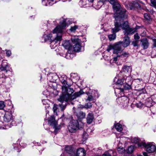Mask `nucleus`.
Wrapping results in <instances>:
<instances>
[{
	"mask_svg": "<svg viewBox=\"0 0 156 156\" xmlns=\"http://www.w3.org/2000/svg\"><path fill=\"white\" fill-rule=\"evenodd\" d=\"M67 79V77L64 75L61 76L59 78V80L62 85V94L60 96L58 100L61 103L59 104V105L60 107L61 110L62 111L65 109L68 101L73 100L84 93L83 90H81L79 92H75L72 95L74 91L73 88L67 87L68 84Z\"/></svg>",
	"mask_w": 156,
	"mask_h": 156,
	"instance_id": "nucleus-1",
	"label": "nucleus"
},
{
	"mask_svg": "<svg viewBox=\"0 0 156 156\" xmlns=\"http://www.w3.org/2000/svg\"><path fill=\"white\" fill-rule=\"evenodd\" d=\"M115 19L114 21V27L112 28V34L108 35V37L110 41L114 40L116 38L115 33L118 32L121 28L124 31V33L125 35L132 34L136 32V28H130L129 27L127 21L123 22L124 20L119 19V16L115 14Z\"/></svg>",
	"mask_w": 156,
	"mask_h": 156,
	"instance_id": "nucleus-2",
	"label": "nucleus"
},
{
	"mask_svg": "<svg viewBox=\"0 0 156 156\" xmlns=\"http://www.w3.org/2000/svg\"><path fill=\"white\" fill-rule=\"evenodd\" d=\"M108 2L112 5L113 10L115 13L114 14L115 19V14L119 16V19L124 20L127 18V14L126 13V10L121 7L118 0H108Z\"/></svg>",
	"mask_w": 156,
	"mask_h": 156,
	"instance_id": "nucleus-3",
	"label": "nucleus"
},
{
	"mask_svg": "<svg viewBox=\"0 0 156 156\" xmlns=\"http://www.w3.org/2000/svg\"><path fill=\"white\" fill-rule=\"evenodd\" d=\"M72 22L69 19H63L62 20V22H60L59 23V25L57 26L53 30V33H58V36L59 40L61 39V37L63 32V29L66 26H68L69 25L71 24Z\"/></svg>",
	"mask_w": 156,
	"mask_h": 156,
	"instance_id": "nucleus-4",
	"label": "nucleus"
},
{
	"mask_svg": "<svg viewBox=\"0 0 156 156\" xmlns=\"http://www.w3.org/2000/svg\"><path fill=\"white\" fill-rule=\"evenodd\" d=\"M52 33L54 34H55L54 36L56 37H55L53 38L52 34H50L48 35H44L43 37V38H44L45 41L48 40H51V41L50 44V46L51 48H54L56 46V45L55 44L57 43L58 41H61L62 38H61V40H59L58 39L59 38L58 36L57 35L58 34V33L55 32L53 33V31H52Z\"/></svg>",
	"mask_w": 156,
	"mask_h": 156,
	"instance_id": "nucleus-5",
	"label": "nucleus"
},
{
	"mask_svg": "<svg viewBox=\"0 0 156 156\" xmlns=\"http://www.w3.org/2000/svg\"><path fill=\"white\" fill-rule=\"evenodd\" d=\"M122 42L119 41L113 45H110L108 46L107 51H109L113 49V53L114 54H118L120 53L123 51V49L122 48Z\"/></svg>",
	"mask_w": 156,
	"mask_h": 156,
	"instance_id": "nucleus-6",
	"label": "nucleus"
},
{
	"mask_svg": "<svg viewBox=\"0 0 156 156\" xmlns=\"http://www.w3.org/2000/svg\"><path fill=\"white\" fill-rule=\"evenodd\" d=\"M128 83H125L124 85H123V87H116L114 86V87L115 92V93H119V94H123V91L124 90H129L131 88V85L132 84L131 79H130V81L128 80Z\"/></svg>",
	"mask_w": 156,
	"mask_h": 156,
	"instance_id": "nucleus-7",
	"label": "nucleus"
},
{
	"mask_svg": "<svg viewBox=\"0 0 156 156\" xmlns=\"http://www.w3.org/2000/svg\"><path fill=\"white\" fill-rule=\"evenodd\" d=\"M68 129L71 133H75L79 129V124L76 120H73L69 123Z\"/></svg>",
	"mask_w": 156,
	"mask_h": 156,
	"instance_id": "nucleus-8",
	"label": "nucleus"
},
{
	"mask_svg": "<svg viewBox=\"0 0 156 156\" xmlns=\"http://www.w3.org/2000/svg\"><path fill=\"white\" fill-rule=\"evenodd\" d=\"M142 145L140 144H139V145L144 147L146 151L149 153H153L156 150V147L155 145L152 144L151 143H142Z\"/></svg>",
	"mask_w": 156,
	"mask_h": 156,
	"instance_id": "nucleus-9",
	"label": "nucleus"
},
{
	"mask_svg": "<svg viewBox=\"0 0 156 156\" xmlns=\"http://www.w3.org/2000/svg\"><path fill=\"white\" fill-rule=\"evenodd\" d=\"M48 122L50 125L53 126L55 132H57L60 129V127L57 125V122L55 120L54 116H51L48 120Z\"/></svg>",
	"mask_w": 156,
	"mask_h": 156,
	"instance_id": "nucleus-10",
	"label": "nucleus"
},
{
	"mask_svg": "<svg viewBox=\"0 0 156 156\" xmlns=\"http://www.w3.org/2000/svg\"><path fill=\"white\" fill-rule=\"evenodd\" d=\"M131 77L130 76H127L124 77L123 79H118L117 82L115 83L116 85L122 86L125 84V83H128V80L130 81Z\"/></svg>",
	"mask_w": 156,
	"mask_h": 156,
	"instance_id": "nucleus-11",
	"label": "nucleus"
},
{
	"mask_svg": "<svg viewBox=\"0 0 156 156\" xmlns=\"http://www.w3.org/2000/svg\"><path fill=\"white\" fill-rule=\"evenodd\" d=\"M125 6L126 8L129 9H132L133 8H137L140 7V6L139 4L136 2H133V3H129L128 4H126Z\"/></svg>",
	"mask_w": 156,
	"mask_h": 156,
	"instance_id": "nucleus-12",
	"label": "nucleus"
},
{
	"mask_svg": "<svg viewBox=\"0 0 156 156\" xmlns=\"http://www.w3.org/2000/svg\"><path fill=\"white\" fill-rule=\"evenodd\" d=\"M12 120L13 117L12 114L10 112H6L4 117V121L7 122H9L12 121Z\"/></svg>",
	"mask_w": 156,
	"mask_h": 156,
	"instance_id": "nucleus-13",
	"label": "nucleus"
},
{
	"mask_svg": "<svg viewBox=\"0 0 156 156\" xmlns=\"http://www.w3.org/2000/svg\"><path fill=\"white\" fill-rule=\"evenodd\" d=\"M9 70V67L6 61H3L1 64V67L0 68V70L1 71L5 70L7 72Z\"/></svg>",
	"mask_w": 156,
	"mask_h": 156,
	"instance_id": "nucleus-14",
	"label": "nucleus"
},
{
	"mask_svg": "<svg viewBox=\"0 0 156 156\" xmlns=\"http://www.w3.org/2000/svg\"><path fill=\"white\" fill-rule=\"evenodd\" d=\"M86 154L85 150L82 148L78 149L76 151V155H71V156H85Z\"/></svg>",
	"mask_w": 156,
	"mask_h": 156,
	"instance_id": "nucleus-15",
	"label": "nucleus"
},
{
	"mask_svg": "<svg viewBox=\"0 0 156 156\" xmlns=\"http://www.w3.org/2000/svg\"><path fill=\"white\" fill-rule=\"evenodd\" d=\"M122 42V45L124 47L126 48L129 46L130 44V41L129 37L128 36L124 37V41Z\"/></svg>",
	"mask_w": 156,
	"mask_h": 156,
	"instance_id": "nucleus-16",
	"label": "nucleus"
},
{
	"mask_svg": "<svg viewBox=\"0 0 156 156\" xmlns=\"http://www.w3.org/2000/svg\"><path fill=\"white\" fill-rule=\"evenodd\" d=\"M58 76L55 74H49L48 76L47 79L51 82H55L58 78Z\"/></svg>",
	"mask_w": 156,
	"mask_h": 156,
	"instance_id": "nucleus-17",
	"label": "nucleus"
},
{
	"mask_svg": "<svg viewBox=\"0 0 156 156\" xmlns=\"http://www.w3.org/2000/svg\"><path fill=\"white\" fill-rule=\"evenodd\" d=\"M62 44L63 47L66 49H69L71 47L70 43L69 40H66L63 41Z\"/></svg>",
	"mask_w": 156,
	"mask_h": 156,
	"instance_id": "nucleus-18",
	"label": "nucleus"
},
{
	"mask_svg": "<svg viewBox=\"0 0 156 156\" xmlns=\"http://www.w3.org/2000/svg\"><path fill=\"white\" fill-rule=\"evenodd\" d=\"M140 41L144 48V49L147 48L149 46V43L147 40L146 38H144L141 39Z\"/></svg>",
	"mask_w": 156,
	"mask_h": 156,
	"instance_id": "nucleus-19",
	"label": "nucleus"
},
{
	"mask_svg": "<svg viewBox=\"0 0 156 156\" xmlns=\"http://www.w3.org/2000/svg\"><path fill=\"white\" fill-rule=\"evenodd\" d=\"M94 119V117L92 113H89L88 114L87 118V121L88 123L90 124L93 121Z\"/></svg>",
	"mask_w": 156,
	"mask_h": 156,
	"instance_id": "nucleus-20",
	"label": "nucleus"
},
{
	"mask_svg": "<svg viewBox=\"0 0 156 156\" xmlns=\"http://www.w3.org/2000/svg\"><path fill=\"white\" fill-rule=\"evenodd\" d=\"M117 100H119L120 102V103L122 105H125L126 104L128 101V98L126 97H122L118 98Z\"/></svg>",
	"mask_w": 156,
	"mask_h": 156,
	"instance_id": "nucleus-21",
	"label": "nucleus"
},
{
	"mask_svg": "<svg viewBox=\"0 0 156 156\" xmlns=\"http://www.w3.org/2000/svg\"><path fill=\"white\" fill-rule=\"evenodd\" d=\"M50 2H49L48 0H44L42 1V4L43 5L45 6H48V5H51L53 4V2L54 0L52 1L49 0Z\"/></svg>",
	"mask_w": 156,
	"mask_h": 156,
	"instance_id": "nucleus-22",
	"label": "nucleus"
},
{
	"mask_svg": "<svg viewBox=\"0 0 156 156\" xmlns=\"http://www.w3.org/2000/svg\"><path fill=\"white\" fill-rule=\"evenodd\" d=\"M81 45L79 43H76L73 46L74 50L75 51L78 52L81 50Z\"/></svg>",
	"mask_w": 156,
	"mask_h": 156,
	"instance_id": "nucleus-23",
	"label": "nucleus"
},
{
	"mask_svg": "<svg viewBox=\"0 0 156 156\" xmlns=\"http://www.w3.org/2000/svg\"><path fill=\"white\" fill-rule=\"evenodd\" d=\"M132 142L133 143L137 144V145L139 147H142V146H140L139 145V144H140L141 145H142V143H144V142H141L140 141V140L138 137H135L132 140Z\"/></svg>",
	"mask_w": 156,
	"mask_h": 156,
	"instance_id": "nucleus-24",
	"label": "nucleus"
},
{
	"mask_svg": "<svg viewBox=\"0 0 156 156\" xmlns=\"http://www.w3.org/2000/svg\"><path fill=\"white\" fill-rule=\"evenodd\" d=\"M76 116L79 119H82L85 117L86 114L82 112H80L76 114Z\"/></svg>",
	"mask_w": 156,
	"mask_h": 156,
	"instance_id": "nucleus-25",
	"label": "nucleus"
},
{
	"mask_svg": "<svg viewBox=\"0 0 156 156\" xmlns=\"http://www.w3.org/2000/svg\"><path fill=\"white\" fill-rule=\"evenodd\" d=\"M65 150L66 151L67 154H70L73 152V149L71 146H66L65 147Z\"/></svg>",
	"mask_w": 156,
	"mask_h": 156,
	"instance_id": "nucleus-26",
	"label": "nucleus"
},
{
	"mask_svg": "<svg viewBox=\"0 0 156 156\" xmlns=\"http://www.w3.org/2000/svg\"><path fill=\"white\" fill-rule=\"evenodd\" d=\"M115 128L119 132H121L122 130V125L119 123H117L115 125Z\"/></svg>",
	"mask_w": 156,
	"mask_h": 156,
	"instance_id": "nucleus-27",
	"label": "nucleus"
},
{
	"mask_svg": "<svg viewBox=\"0 0 156 156\" xmlns=\"http://www.w3.org/2000/svg\"><path fill=\"white\" fill-rule=\"evenodd\" d=\"M88 97L87 98L85 99L86 101H92L94 100V97L92 96L91 94L90 93L87 94Z\"/></svg>",
	"mask_w": 156,
	"mask_h": 156,
	"instance_id": "nucleus-28",
	"label": "nucleus"
},
{
	"mask_svg": "<svg viewBox=\"0 0 156 156\" xmlns=\"http://www.w3.org/2000/svg\"><path fill=\"white\" fill-rule=\"evenodd\" d=\"M123 71L125 72H130L131 71V68L130 66H124L123 68Z\"/></svg>",
	"mask_w": 156,
	"mask_h": 156,
	"instance_id": "nucleus-29",
	"label": "nucleus"
},
{
	"mask_svg": "<svg viewBox=\"0 0 156 156\" xmlns=\"http://www.w3.org/2000/svg\"><path fill=\"white\" fill-rule=\"evenodd\" d=\"M71 40L74 43H78L80 42V40L77 37H73L71 38Z\"/></svg>",
	"mask_w": 156,
	"mask_h": 156,
	"instance_id": "nucleus-30",
	"label": "nucleus"
},
{
	"mask_svg": "<svg viewBox=\"0 0 156 156\" xmlns=\"http://www.w3.org/2000/svg\"><path fill=\"white\" fill-rule=\"evenodd\" d=\"M134 147L133 146L131 145L129 147L127 152L128 153H131L134 151Z\"/></svg>",
	"mask_w": 156,
	"mask_h": 156,
	"instance_id": "nucleus-31",
	"label": "nucleus"
},
{
	"mask_svg": "<svg viewBox=\"0 0 156 156\" xmlns=\"http://www.w3.org/2000/svg\"><path fill=\"white\" fill-rule=\"evenodd\" d=\"M86 0H81L79 2V4L81 7H84L86 5Z\"/></svg>",
	"mask_w": 156,
	"mask_h": 156,
	"instance_id": "nucleus-32",
	"label": "nucleus"
},
{
	"mask_svg": "<svg viewBox=\"0 0 156 156\" xmlns=\"http://www.w3.org/2000/svg\"><path fill=\"white\" fill-rule=\"evenodd\" d=\"M95 150L99 154L98 155V156H101V152L102 150V148L101 147H99L95 149Z\"/></svg>",
	"mask_w": 156,
	"mask_h": 156,
	"instance_id": "nucleus-33",
	"label": "nucleus"
},
{
	"mask_svg": "<svg viewBox=\"0 0 156 156\" xmlns=\"http://www.w3.org/2000/svg\"><path fill=\"white\" fill-rule=\"evenodd\" d=\"M48 99L43 100L42 101V102L43 105H46V107L48 108L49 107V105L48 104Z\"/></svg>",
	"mask_w": 156,
	"mask_h": 156,
	"instance_id": "nucleus-34",
	"label": "nucleus"
},
{
	"mask_svg": "<svg viewBox=\"0 0 156 156\" xmlns=\"http://www.w3.org/2000/svg\"><path fill=\"white\" fill-rule=\"evenodd\" d=\"M92 104L91 103L89 102L87 103L85 105V108L87 109L90 108L92 107Z\"/></svg>",
	"mask_w": 156,
	"mask_h": 156,
	"instance_id": "nucleus-35",
	"label": "nucleus"
},
{
	"mask_svg": "<svg viewBox=\"0 0 156 156\" xmlns=\"http://www.w3.org/2000/svg\"><path fill=\"white\" fill-rule=\"evenodd\" d=\"M144 18L147 20H150L151 19V17L150 15L147 13L144 14Z\"/></svg>",
	"mask_w": 156,
	"mask_h": 156,
	"instance_id": "nucleus-36",
	"label": "nucleus"
},
{
	"mask_svg": "<svg viewBox=\"0 0 156 156\" xmlns=\"http://www.w3.org/2000/svg\"><path fill=\"white\" fill-rule=\"evenodd\" d=\"M5 106V105L3 101H0V109L2 110Z\"/></svg>",
	"mask_w": 156,
	"mask_h": 156,
	"instance_id": "nucleus-37",
	"label": "nucleus"
},
{
	"mask_svg": "<svg viewBox=\"0 0 156 156\" xmlns=\"http://www.w3.org/2000/svg\"><path fill=\"white\" fill-rule=\"evenodd\" d=\"M136 105L137 108H142L144 105L141 102H140L138 103H137Z\"/></svg>",
	"mask_w": 156,
	"mask_h": 156,
	"instance_id": "nucleus-38",
	"label": "nucleus"
},
{
	"mask_svg": "<svg viewBox=\"0 0 156 156\" xmlns=\"http://www.w3.org/2000/svg\"><path fill=\"white\" fill-rule=\"evenodd\" d=\"M57 105L55 104H54L53 107V109L54 113L56 114H57L56 111H57Z\"/></svg>",
	"mask_w": 156,
	"mask_h": 156,
	"instance_id": "nucleus-39",
	"label": "nucleus"
},
{
	"mask_svg": "<svg viewBox=\"0 0 156 156\" xmlns=\"http://www.w3.org/2000/svg\"><path fill=\"white\" fill-rule=\"evenodd\" d=\"M117 151L119 153H122L124 152V150L123 147H119L117 148Z\"/></svg>",
	"mask_w": 156,
	"mask_h": 156,
	"instance_id": "nucleus-40",
	"label": "nucleus"
},
{
	"mask_svg": "<svg viewBox=\"0 0 156 156\" xmlns=\"http://www.w3.org/2000/svg\"><path fill=\"white\" fill-rule=\"evenodd\" d=\"M83 138L84 140H86L88 137V134L87 133L84 132L83 134Z\"/></svg>",
	"mask_w": 156,
	"mask_h": 156,
	"instance_id": "nucleus-41",
	"label": "nucleus"
},
{
	"mask_svg": "<svg viewBox=\"0 0 156 156\" xmlns=\"http://www.w3.org/2000/svg\"><path fill=\"white\" fill-rule=\"evenodd\" d=\"M78 27L77 26L71 27L70 30L71 31L74 32L76 29Z\"/></svg>",
	"mask_w": 156,
	"mask_h": 156,
	"instance_id": "nucleus-42",
	"label": "nucleus"
},
{
	"mask_svg": "<svg viewBox=\"0 0 156 156\" xmlns=\"http://www.w3.org/2000/svg\"><path fill=\"white\" fill-rule=\"evenodd\" d=\"M129 53L127 52H125L123 53L122 55H121V56L122 57H127L129 56Z\"/></svg>",
	"mask_w": 156,
	"mask_h": 156,
	"instance_id": "nucleus-43",
	"label": "nucleus"
},
{
	"mask_svg": "<svg viewBox=\"0 0 156 156\" xmlns=\"http://www.w3.org/2000/svg\"><path fill=\"white\" fill-rule=\"evenodd\" d=\"M134 37L135 39L136 40H138L140 38V37L139 36V35H138V34H137V33H136L134 35Z\"/></svg>",
	"mask_w": 156,
	"mask_h": 156,
	"instance_id": "nucleus-44",
	"label": "nucleus"
},
{
	"mask_svg": "<svg viewBox=\"0 0 156 156\" xmlns=\"http://www.w3.org/2000/svg\"><path fill=\"white\" fill-rule=\"evenodd\" d=\"M151 2L153 6H156V1L155 0H151Z\"/></svg>",
	"mask_w": 156,
	"mask_h": 156,
	"instance_id": "nucleus-45",
	"label": "nucleus"
},
{
	"mask_svg": "<svg viewBox=\"0 0 156 156\" xmlns=\"http://www.w3.org/2000/svg\"><path fill=\"white\" fill-rule=\"evenodd\" d=\"M106 1V0H99L98 2V4H100V3H101L100 5L101 6L103 4V3L105 2Z\"/></svg>",
	"mask_w": 156,
	"mask_h": 156,
	"instance_id": "nucleus-46",
	"label": "nucleus"
},
{
	"mask_svg": "<svg viewBox=\"0 0 156 156\" xmlns=\"http://www.w3.org/2000/svg\"><path fill=\"white\" fill-rule=\"evenodd\" d=\"M102 156H111V155L108 152H106L103 154Z\"/></svg>",
	"mask_w": 156,
	"mask_h": 156,
	"instance_id": "nucleus-47",
	"label": "nucleus"
},
{
	"mask_svg": "<svg viewBox=\"0 0 156 156\" xmlns=\"http://www.w3.org/2000/svg\"><path fill=\"white\" fill-rule=\"evenodd\" d=\"M11 51L10 50H6V54L7 56H9L11 54Z\"/></svg>",
	"mask_w": 156,
	"mask_h": 156,
	"instance_id": "nucleus-48",
	"label": "nucleus"
},
{
	"mask_svg": "<svg viewBox=\"0 0 156 156\" xmlns=\"http://www.w3.org/2000/svg\"><path fill=\"white\" fill-rule=\"evenodd\" d=\"M142 80L140 79H137L135 80V82L138 83H139L141 81H142Z\"/></svg>",
	"mask_w": 156,
	"mask_h": 156,
	"instance_id": "nucleus-49",
	"label": "nucleus"
},
{
	"mask_svg": "<svg viewBox=\"0 0 156 156\" xmlns=\"http://www.w3.org/2000/svg\"><path fill=\"white\" fill-rule=\"evenodd\" d=\"M74 77H75V79L76 80H78L79 79V77L75 74H74V76H73L74 79H75Z\"/></svg>",
	"mask_w": 156,
	"mask_h": 156,
	"instance_id": "nucleus-50",
	"label": "nucleus"
},
{
	"mask_svg": "<svg viewBox=\"0 0 156 156\" xmlns=\"http://www.w3.org/2000/svg\"><path fill=\"white\" fill-rule=\"evenodd\" d=\"M153 48H155L156 49V40H154V42L153 45Z\"/></svg>",
	"mask_w": 156,
	"mask_h": 156,
	"instance_id": "nucleus-51",
	"label": "nucleus"
},
{
	"mask_svg": "<svg viewBox=\"0 0 156 156\" xmlns=\"http://www.w3.org/2000/svg\"><path fill=\"white\" fill-rule=\"evenodd\" d=\"M71 55L69 53L67 54L66 56V57L67 59H70L71 58L69 57Z\"/></svg>",
	"mask_w": 156,
	"mask_h": 156,
	"instance_id": "nucleus-52",
	"label": "nucleus"
},
{
	"mask_svg": "<svg viewBox=\"0 0 156 156\" xmlns=\"http://www.w3.org/2000/svg\"><path fill=\"white\" fill-rule=\"evenodd\" d=\"M143 155L144 156H148L147 155V154L146 152H143Z\"/></svg>",
	"mask_w": 156,
	"mask_h": 156,
	"instance_id": "nucleus-53",
	"label": "nucleus"
},
{
	"mask_svg": "<svg viewBox=\"0 0 156 156\" xmlns=\"http://www.w3.org/2000/svg\"><path fill=\"white\" fill-rule=\"evenodd\" d=\"M117 60V57H115L113 58V61L115 62Z\"/></svg>",
	"mask_w": 156,
	"mask_h": 156,
	"instance_id": "nucleus-54",
	"label": "nucleus"
},
{
	"mask_svg": "<svg viewBox=\"0 0 156 156\" xmlns=\"http://www.w3.org/2000/svg\"><path fill=\"white\" fill-rule=\"evenodd\" d=\"M94 0H88L89 2H92Z\"/></svg>",
	"mask_w": 156,
	"mask_h": 156,
	"instance_id": "nucleus-55",
	"label": "nucleus"
},
{
	"mask_svg": "<svg viewBox=\"0 0 156 156\" xmlns=\"http://www.w3.org/2000/svg\"><path fill=\"white\" fill-rule=\"evenodd\" d=\"M113 155H114L115 156H116V152H113Z\"/></svg>",
	"mask_w": 156,
	"mask_h": 156,
	"instance_id": "nucleus-56",
	"label": "nucleus"
},
{
	"mask_svg": "<svg viewBox=\"0 0 156 156\" xmlns=\"http://www.w3.org/2000/svg\"><path fill=\"white\" fill-rule=\"evenodd\" d=\"M49 112V111H48V110L46 111V112H47V114Z\"/></svg>",
	"mask_w": 156,
	"mask_h": 156,
	"instance_id": "nucleus-57",
	"label": "nucleus"
},
{
	"mask_svg": "<svg viewBox=\"0 0 156 156\" xmlns=\"http://www.w3.org/2000/svg\"><path fill=\"white\" fill-rule=\"evenodd\" d=\"M137 156H142V155H141L139 154L137 155Z\"/></svg>",
	"mask_w": 156,
	"mask_h": 156,
	"instance_id": "nucleus-58",
	"label": "nucleus"
},
{
	"mask_svg": "<svg viewBox=\"0 0 156 156\" xmlns=\"http://www.w3.org/2000/svg\"><path fill=\"white\" fill-rule=\"evenodd\" d=\"M133 45H134V46H136V44H133Z\"/></svg>",
	"mask_w": 156,
	"mask_h": 156,
	"instance_id": "nucleus-59",
	"label": "nucleus"
},
{
	"mask_svg": "<svg viewBox=\"0 0 156 156\" xmlns=\"http://www.w3.org/2000/svg\"><path fill=\"white\" fill-rule=\"evenodd\" d=\"M63 156V154H62L60 156Z\"/></svg>",
	"mask_w": 156,
	"mask_h": 156,
	"instance_id": "nucleus-60",
	"label": "nucleus"
},
{
	"mask_svg": "<svg viewBox=\"0 0 156 156\" xmlns=\"http://www.w3.org/2000/svg\"><path fill=\"white\" fill-rule=\"evenodd\" d=\"M51 1H52L53 0H50Z\"/></svg>",
	"mask_w": 156,
	"mask_h": 156,
	"instance_id": "nucleus-61",
	"label": "nucleus"
}]
</instances>
